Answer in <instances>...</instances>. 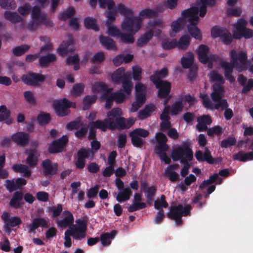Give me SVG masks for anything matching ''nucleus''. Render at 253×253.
<instances>
[{
  "label": "nucleus",
  "mask_w": 253,
  "mask_h": 253,
  "mask_svg": "<svg viewBox=\"0 0 253 253\" xmlns=\"http://www.w3.org/2000/svg\"><path fill=\"white\" fill-rule=\"evenodd\" d=\"M56 60V56L51 53H48L39 58V64L42 68H47L49 64L54 63Z\"/></svg>",
  "instance_id": "obj_27"
},
{
  "label": "nucleus",
  "mask_w": 253,
  "mask_h": 253,
  "mask_svg": "<svg viewBox=\"0 0 253 253\" xmlns=\"http://www.w3.org/2000/svg\"><path fill=\"white\" fill-rule=\"evenodd\" d=\"M84 85L83 83H78L74 84L72 89V94L75 96L80 95L84 91Z\"/></svg>",
  "instance_id": "obj_63"
},
{
  "label": "nucleus",
  "mask_w": 253,
  "mask_h": 253,
  "mask_svg": "<svg viewBox=\"0 0 253 253\" xmlns=\"http://www.w3.org/2000/svg\"><path fill=\"white\" fill-rule=\"evenodd\" d=\"M186 24L185 20L183 17H178L177 20L173 21L171 24V28L172 31L175 33H178L181 30Z\"/></svg>",
  "instance_id": "obj_38"
},
{
  "label": "nucleus",
  "mask_w": 253,
  "mask_h": 253,
  "mask_svg": "<svg viewBox=\"0 0 253 253\" xmlns=\"http://www.w3.org/2000/svg\"><path fill=\"white\" fill-rule=\"evenodd\" d=\"M28 154L26 163L30 167L34 168L38 164V158L36 155L37 151L35 148L31 149L26 151Z\"/></svg>",
  "instance_id": "obj_26"
},
{
  "label": "nucleus",
  "mask_w": 253,
  "mask_h": 253,
  "mask_svg": "<svg viewBox=\"0 0 253 253\" xmlns=\"http://www.w3.org/2000/svg\"><path fill=\"white\" fill-rule=\"evenodd\" d=\"M192 207L190 205L187 204L185 207L179 204L171 208L169 211L167 213L168 218L174 219L177 226H181L183 224L181 219L182 216H186L190 213Z\"/></svg>",
  "instance_id": "obj_5"
},
{
  "label": "nucleus",
  "mask_w": 253,
  "mask_h": 253,
  "mask_svg": "<svg viewBox=\"0 0 253 253\" xmlns=\"http://www.w3.org/2000/svg\"><path fill=\"white\" fill-rule=\"evenodd\" d=\"M45 79V75L32 72H29L22 77V80L25 84L33 86L39 85L40 83L43 82Z\"/></svg>",
  "instance_id": "obj_10"
},
{
  "label": "nucleus",
  "mask_w": 253,
  "mask_h": 253,
  "mask_svg": "<svg viewBox=\"0 0 253 253\" xmlns=\"http://www.w3.org/2000/svg\"><path fill=\"white\" fill-rule=\"evenodd\" d=\"M89 125H92L96 129H99L102 131L105 132L108 129L114 130L116 129V125L114 122H111L110 119L105 118L103 121L97 120L89 123Z\"/></svg>",
  "instance_id": "obj_12"
},
{
  "label": "nucleus",
  "mask_w": 253,
  "mask_h": 253,
  "mask_svg": "<svg viewBox=\"0 0 253 253\" xmlns=\"http://www.w3.org/2000/svg\"><path fill=\"white\" fill-rule=\"evenodd\" d=\"M169 148L164 149L162 148L158 150H155V152L158 155L161 161H164L166 164H169L171 162L170 159L167 156V151Z\"/></svg>",
  "instance_id": "obj_50"
},
{
  "label": "nucleus",
  "mask_w": 253,
  "mask_h": 253,
  "mask_svg": "<svg viewBox=\"0 0 253 253\" xmlns=\"http://www.w3.org/2000/svg\"><path fill=\"white\" fill-rule=\"evenodd\" d=\"M187 57H182L181 59V65L184 68H190L194 62V55L191 52H189L186 54Z\"/></svg>",
  "instance_id": "obj_40"
},
{
  "label": "nucleus",
  "mask_w": 253,
  "mask_h": 253,
  "mask_svg": "<svg viewBox=\"0 0 253 253\" xmlns=\"http://www.w3.org/2000/svg\"><path fill=\"white\" fill-rule=\"evenodd\" d=\"M122 83V86L126 94L129 95L133 87V84L130 81V77H129V79L125 80Z\"/></svg>",
  "instance_id": "obj_61"
},
{
  "label": "nucleus",
  "mask_w": 253,
  "mask_h": 253,
  "mask_svg": "<svg viewBox=\"0 0 253 253\" xmlns=\"http://www.w3.org/2000/svg\"><path fill=\"white\" fill-rule=\"evenodd\" d=\"M43 173L44 176H50L55 175L58 171L57 163L52 164L49 159H46L42 162Z\"/></svg>",
  "instance_id": "obj_16"
},
{
  "label": "nucleus",
  "mask_w": 253,
  "mask_h": 253,
  "mask_svg": "<svg viewBox=\"0 0 253 253\" xmlns=\"http://www.w3.org/2000/svg\"><path fill=\"white\" fill-rule=\"evenodd\" d=\"M97 99V95L95 94L86 95L83 100L84 110L89 109L91 105L94 104Z\"/></svg>",
  "instance_id": "obj_37"
},
{
  "label": "nucleus",
  "mask_w": 253,
  "mask_h": 253,
  "mask_svg": "<svg viewBox=\"0 0 253 253\" xmlns=\"http://www.w3.org/2000/svg\"><path fill=\"white\" fill-rule=\"evenodd\" d=\"M4 18L13 24L23 21V18L16 12L6 11L4 13Z\"/></svg>",
  "instance_id": "obj_32"
},
{
  "label": "nucleus",
  "mask_w": 253,
  "mask_h": 253,
  "mask_svg": "<svg viewBox=\"0 0 253 253\" xmlns=\"http://www.w3.org/2000/svg\"><path fill=\"white\" fill-rule=\"evenodd\" d=\"M84 25L86 29H91L96 32L99 30L96 19L91 17H87L84 19Z\"/></svg>",
  "instance_id": "obj_42"
},
{
  "label": "nucleus",
  "mask_w": 253,
  "mask_h": 253,
  "mask_svg": "<svg viewBox=\"0 0 253 253\" xmlns=\"http://www.w3.org/2000/svg\"><path fill=\"white\" fill-rule=\"evenodd\" d=\"M153 38V33L151 31H148L143 34L137 42V46L142 47L147 44V43Z\"/></svg>",
  "instance_id": "obj_36"
},
{
  "label": "nucleus",
  "mask_w": 253,
  "mask_h": 253,
  "mask_svg": "<svg viewBox=\"0 0 253 253\" xmlns=\"http://www.w3.org/2000/svg\"><path fill=\"white\" fill-rule=\"evenodd\" d=\"M70 235L76 240H82L85 238L86 235V231L74 229V228H70Z\"/></svg>",
  "instance_id": "obj_46"
},
{
  "label": "nucleus",
  "mask_w": 253,
  "mask_h": 253,
  "mask_svg": "<svg viewBox=\"0 0 253 253\" xmlns=\"http://www.w3.org/2000/svg\"><path fill=\"white\" fill-rule=\"evenodd\" d=\"M110 94L111 95V98H113L114 101H115L117 103H123L126 98V96L122 90L118 92H112Z\"/></svg>",
  "instance_id": "obj_57"
},
{
  "label": "nucleus",
  "mask_w": 253,
  "mask_h": 253,
  "mask_svg": "<svg viewBox=\"0 0 253 253\" xmlns=\"http://www.w3.org/2000/svg\"><path fill=\"white\" fill-rule=\"evenodd\" d=\"M193 158V152L188 143L185 142L182 146L176 147L172 150V159L174 161L180 160V163L184 164L180 171V174L182 177H185L188 174L189 166L188 161H191Z\"/></svg>",
  "instance_id": "obj_3"
},
{
  "label": "nucleus",
  "mask_w": 253,
  "mask_h": 253,
  "mask_svg": "<svg viewBox=\"0 0 253 253\" xmlns=\"http://www.w3.org/2000/svg\"><path fill=\"white\" fill-rule=\"evenodd\" d=\"M10 111L4 105L0 106V122L4 121L7 125L12 123L13 119L10 118Z\"/></svg>",
  "instance_id": "obj_30"
},
{
  "label": "nucleus",
  "mask_w": 253,
  "mask_h": 253,
  "mask_svg": "<svg viewBox=\"0 0 253 253\" xmlns=\"http://www.w3.org/2000/svg\"><path fill=\"white\" fill-rule=\"evenodd\" d=\"M233 159L234 160H240L241 162H246L253 160V151L249 152L243 154L242 151H239L233 155Z\"/></svg>",
  "instance_id": "obj_34"
},
{
  "label": "nucleus",
  "mask_w": 253,
  "mask_h": 253,
  "mask_svg": "<svg viewBox=\"0 0 253 253\" xmlns=\"http://www.w3.org/2000/svg\"><path fill=\"white\" fill-rule=\"evenodd\" d=\"M201 5L199 6H192L181 12V16L185 20V23L189 22V24L198 22L199 16L201 17L205 16L207 13V5L212 6L215 4V0H200Z\"/></svg>",
  "instance_id": "obj_4"
},
{
  "label": "nucleus",
  "mask_w": 253,
  "mask_h": 253,
  "mask_svg": "<svg viewBox=\"0 0 253 253\" xmlns=\"http://www.w3.org/2000/svg\"><path fill=\"white\" fill-rule=\"evenodd\" d=\"M155 137L158 143L155 147V150H160L162 148H163V149L169 148V146L167 144L168 138L165 134L161 132H157L156 133Z\"/></svg>",
  "instance_id": "obj_28"
},
{
  "label": "nucleus",
  "mask_w": 253,
  "mask_h": 253,
  "mask_svg": "<svg viewBox=\"0 0 253 253\" xmlns=\"http://www.w3.org/2000/svg\"><path fill=\"white\" fill-rule=\"evenodd\" d=\"M190 42V36L188 35H184L179 39L176 46L179 49L185 50L189 47Z\"/></svg>",
  "instance_id": "obj_39"
},
{
  "label": "nucleus",
  "mask_w": 253,
  "mask_h": 253,
  "mask_svg": "<svg viewBox=\"0 0 253 253\" xmlns=\"http://www.w3.org/2000/svg\"><path fill=\"white\" fill-rule=\"evenodd\" d=\"M177 41L176 39L171 41H164L162 43V46L164 49L169 50L177 47Z\"/></svg>",
  "instance_id": "obj_60"
},
{
  "label": "nucleus",
  "mask_w": 253,
  "mask_h": 253,
  "mask_svg": "<svg viewBox=\"0 0 253 253\" xmlns=\"http://www.w3.org/2000/svg\"><path fill=\"white\" fill-rule=\"evenodd\" d=\"M184 107L182 100L174 102L172 106L170 111L172 115H176L179 112H181Z\"/></svg>",
  "instance_id": "obj_48"
},
{
  "label": "nucleus",
  "mask_w": 253,
  "mask_h": 253,
  "mask_svg": "<svg viewBox=\"0 0 253 253\" xmlns=\"http://www.w3.org/2000/svg\"><path fill=\"white\" fill-rule=\"evenodd\" d=\"M129 77L130 74L128 73L125 74V70L122 67L118 69L111 76L112 82L117 84L122 83L125 80L129 79Z\"/></svg>",
  "instance_id": "obj_19"
},
{
  "label": "nucleus",
  "mask_w": 253,
  "mask_h": 253,
  "mask_svg": "<svg viewBox=\"0 0 253 253\" xmlns=\"http://www.w3.org/2000/svg\"><path fill=\"white\" fill-rule=\"evenodd\" d=\"M223 132V129L219 126H215L212 127L210 128L207 131V134L210 136H212L215 134L220 135Z\"/></svg>",
  "instance_id": "obj_62"
},
{
  "label": "nucleus",
  "mask_w": 253,
  "mask_h": 253,
  "mask_svg": "<svg viewBox=\"0 0 253 253\" xmlns=\"http://www.w3.org/2000/svg\"><path fill=\"white\" fill-rule=\"evenodd\" d=\"M117 234L116 230H113L111 232H106L100 235V240L103 246H109L111 243V240L113 239Z\"/></svg>",
  "instance_id": "obj_29"
},
{
  "label": "nucleus",
  "mask_w": 253,
  "mask_h": 253,
  "mask_svg": "<svg viewBox=\"0 0 253 253\" xmlns=\"http://www.w3.org/2000/svg\"><path fill=\"white\" fill-rule=\"evenodd\" d=\"M146 207V204L144 202H134L128 207V211L131 212L139 210L145 209Z\"/></svg>",
  "instance_id": "obj_58"
},
{
  "label": "nucleus",
  "mask_w": 253,
  "mask_h": 253,
  "mask_svg": "<svg viewBox=\"0 0 253 253\" xmlns=\"http://www.w3.org/2000/svg\"><path fill=\"white\" fill-rule=\"evenodd\" d=\"M1 218L4 223V228L6 232H10L11 227L19 226L22 223V220L18 216H14L10 217V213L7 211H4L1 215Z\"/></svg>",
  "instance_id": "obj_11"
},
{
  "label": "nucleus",
  "mask_w": 253,
  "mask_h": 253,
  "mask_svg": "<svg viewBox=\"0 0 253 253\" xmlns=\"http://www.w3.org/2000/svg\"><path fill=\"white\" fill-rule=\"evenodd\" d=\"M157 192V188L155 186L152 185L148 187L144 192L145 193V197L149 201H153L154 197L156 195Z\"/></svg>",
  "instance_id": "obj_52"
},
{
  "label": "nucleus",
  "mask_w": 253,
  "mask_h": 253,
  "mask_svg": "<svg viewBox=\"0 0 253 253\" xmlns=\"http://www.w3.org/2000/svg\"><path fill=\"white\" fill-rule=\"evenodd\" d=\"M11 140L18 145L26 146L30 140L29 135L24 132H17L11 135Z\"/></svg>",
  "instance_id": "obj_18"
},
{
  "label": "nucleus",
  "mask_w": 253,
  "mask_h": 253,
  "mask_svg": "<svg viewBox=\"0 0 253 253\" xmlns=\"http://www.w3.org/2000/svg\"><path fill=\"white\" fill-rule=\"evenodd\" d=\"M66 216L58 221V225L61 228H66L73 224L74 218L73 214L69 211H64L63 212Z\"/></svg>",
  "instance_id": "obj_23"
},
{
  "label": "nucleus",
  "mask_w": 253,
  "mask_h": 253,
  "mask_svg": "<svg viewBox=\"0 0 253 253\" xmlns=\"http://www.w3.org/2000/svg\"><path fill=\"white\" fill-rule=\"evenodd\" d=\"M198 22L189 24L187 25V29L190 35L196 40H201L202 39L200 30L197 27Z\"/></svg>",
  "instance_id": "obj_31"
},
{
  "label": "nucleus",
  "mask_w": 253,
  "mask_h": 253,
  "mask_svg": "<svg viewBox=\"0 0 253 253\" xmlns=\"http://www.w3.org/2000/svg\"><path fill=\"white\" fill-rule=\"evenodd\" d=\"M168 74V71L167 68H163L160 70H157L154 72V74L150 76V80L151 81L152 77H154V79H160V78H166Z\"/></svg>",
  "instance_id": "obj_56"
},
{
  "label": "nucleus",
  "mask_w": 253,
  "mask_h": 253,
  "mask_svg": "<svg viewBox=\"0 0 253 253\" xmlns=\"http://www.w3.org/2000/svg\"><path fill=\"white\" fill-rule=\"evenodd\" d=\"M152 78L151 82L155 85L156 88L158 89V97L160 98H166L170 92V83L167 81H163L161 79H154L153 76Z\"/></svg>",
  "instance_id": "obj_8"
},
{
  "label": "nucleus",
  "mask_w": 253,
  "mask_h": 253,
  "mask_svg": "<svg viewBox=\"0 0 253 253\" xmlns=\"http://www.w3.org/2000/svg\"><path fill=\"white\" fill-rule=\"evenodd\" d=\"M211 36L213 39L221 38L222 42L226 45L230 44L233 41L231 33L226 28L217 26H214L211 28Z\"/></svg>",
  "instance_id": "obj_9"
},
{
  "label": "nucleus",
  "mask_w": 253,
  "mask_h": 253,
  "mask_svg": "<svg viewBox=\"0 0 253 253\" xmlns=\"http://www.w3.org/2000/svg\"><path fill=\"white\" fill-rule=\"evenodd\" d=\"M122 115V111L120 108H114L107 113V119H110L111 122H114L116 118H119Z\"/></svg>",
  "instance_id": "obj_44"
},
{
  "label": "nucleus",
  "mask_w": 253,
  "mask_h": 253,
  "mask_svg": "<svg viewBox=\"0 0 253 253\" xmlns=\"http://www.w3.org/2000/svg\"><path fill=\"white\" fill-rule=\"evenodd\" d=\"M75 13L76 11L75 8L71 6L65 10L63 12L60 13L58 16V18L60 20L65 21L73 16Z\"/></svg>",
  "instance_id": "obj_45"
},
{
  "label": "nucleus",
  "mask_w": 253,
  "mask_h": 253,
  "mask_svg": "<svg viewBox=\"0 0 253 253\" xmlns=\"http://www.w3.org/2000/svg\"><path fill=\"white\" fill-rule=\"evenodd\" d=\"M23 192L21 191H16L9 202V206L15 209L21 208L24 204L23 202Z\"/></svg>",
  "instance_id": "obj_20"
},
{
  "label": "nucleus",
  "mask_w": 253,
  "mask_h": 253,
  "mask_svg": "<svg viewBox=\"0 0 253 253\" xmlns=\"http://www.w3.org/2000/svg\"><path fill=\"white\" fill-rule=\"evenodd\" d=\"M155 110V107L152 104L147 105L144 108L141 110L138 115V117L140 120H144L149 117L151 113Z\"/></svg>",
  "instance_id": "obj_33"
},
{
  "label": "nucleus",
  "mask_w": 253,
  "mask_h": 253,
  "mask_svg": "<svg viewBox=\"0 0 253 253\" xmlns=\"http://www.w3.org/2000/svg\"><path fill=\"white\" fill-rule=\"evenodd\" d=\"M52 107L55 110L56 114L61 117L68 115L70 113V108H75L76 104L71 102L66 98L54 100Z\"/></svg>",
  "instance_id": "obj_6"
},
{
  "label": "nucleus",
  "mask_w": 253,
  "mask_h": 253,
  "mask_svg": "<svg viewBox=\"0 0 253 253\" xmlns=\"http://www.w3.org/2000/svg\"><path fill=\"white\" fill-rule=\"evenodd\" d=\"M27 184V180L22 177L17 179H7L5 181L4 186L9 192H12L18 190H21L23 186Z\"/></svg>",
  "instance_id": "obj_13"
},
{
  "label": "nucleus",
  "mask_w": 253,
  "mask_h": 253,
  "mask_svg": "<svg viewBox=\"0 0 253 253\" xmlns=\"http://www.w3.org/2000/svg\"><path fill=\"white\" fill-rule=\"evenodd\" d=\"M157 12L156 11L149 8H145L141 10L139 13L138 16L137 17L140 19V21L142 22V21L144 18L155 17L157 16Z\"/></svg>",
  "instance_id": "obj_41"
},
{
  "label": "nucleus",
  "mask_w": 253,
  "mask_h": 253,
  "mask_svg": "<svg viewBox=\"0 0 253 253\" xmlns=\"http://www.w3.org/2000/svg\"><path fill=\"white\" fill-rule=\"evenodd\" d=\"M99 39L101 44L107 50H113L114 51H116L117 50L115 42L109 37H105L103 35H101Z\"/></svg>",
  "instance_id": "obj_25"
},
{
  "label": "nucleus",
  "mask_w": 253,
  "mask_h": 253,
  "mask_svg": "<svg viewBox=\"0 0 253 253\" xmlns=\"http://www.w3.org/2000/svg\"><path fill=\"white\" fill-rule=\"evenodd\" d=\"M253 37V30L247 28H245L242 32L234 33L233 38L235 39H240L244 37L245 39H250Z\"/></svg>",
  "instance_id": "obj_43"
},
{
  "label": "nucleus",
  "mask_w": 253,
  "mask_h": 253,
  "mask_svg": "<svg viewBox=\"0 0 253 253\" xmlns=\"http://www.w3.org/2000/svg\"><path fill=\"white\" fill-rule=\"evenodd\" d=\"M30 48V46L27 44H22L14 48L12 53L16 56H20L26 53Z\"/></svg>",
  "instance_id": "obj_47"
},
{
  "label": "nucleus",
  "mask_w": 253,
  "mask_h": 253,
  "mask_svg": "<svg viewBox=\"0 0 253 253\" xmlns=\"http://www.w3.org/2000/svg\"><path fill=\"white\" fill-rule=\"evenodd\" d=\"M230 63L223 61L221 63L220 66L224 71L225 78L232 83L235 81V79L232 75L234 68H235L239 72L246 70L248 57L246 52L243 51L236 52L234 50L230 51Z\"/></svg>",
  "instance_id": "obj_1"
},
{
  "label": "nucleus",
  "mask_w": 253,
  "mask_h": 253,
  "mask_svg": "<svg viewBox=\"0 0 253 253\" xmlns=\"http://www.w3.org/2000/svg\"><path fill=\"white\" fill-rule=\"evenodd\" d=\"M119 192L116 197L117 201L120 203L129 200L132 193L129 187L125 188Z\"/></svg>",
  "instance_id": "obj_35"
},
{
  "label": "nucleus",
  "mask_w": 253,
  "mask_h": 253,
  "mask_svg": "<svg viewBox=\"0 0 253 253\" xmlns=\"http://www.w3.org/2000/svg\"><path fill=\"white\" fill-rule=\"evenodd\" d=\"M51 120V117L48 113H42L38 115L37 121L40 125L48 124Z\"/></svg>",
  "instance_id": "obj_53"
},
{
  "label": "nucleus",
  "mask_w": 253,
  "mask_h": 253,
  "mask_svg": "<svg viewBox=\"0 0 253 253\" xmlns=\"http://www.w3.org/2000/svg\"><path fill=\"white\" fill-rule=\"evenodd\" d=\"M209 50V48L206 45L201 44L199 46L197 54L198 59L202 63L206 64L210 61V57L208 55Z\"/></svg>",
  "instance_id": "obj_21"
},
{
  "label": "nucleus",
  "mask_w": 253,
  "mask_h": 253,
  "mask_svg": "<svg viewBox=\"0 0 253 253\" xmlns=\"http://www.w3.org/2000/svg\"><path fill=\"white\" fill-rule=\"evenodd\" d=\"M40 226L47 228L48 225L46 220L43 218H35L33 219L32 224L27 226L29 233H35V230Z\"/></svg>",
  "instance_id": "obj_22"
},
{
  "label": "nucleus",
  "mask_w": 253,
  "mask_h": 253,
  "mask_svg": "<svg viewBox=\"0 0 253 253\" xmlns=\"http://www.w3.org/2000/svg\"><path fill=\"white\" fill-rule=\"evenodd\" d=\"M74 40L71 36H70L69 39L66 41H63L59 47L57 49V52L59 55L64 56L68 52H71L74 51L75 48L73 46Z\"/></svg>",
  "instance_id": "obj_17"
},
{
  "label": "nucleus",
  "mask_w": 253,
  "mask_h": 253,
  "mask_svg": "<svg viewBox=\"0 0 253 253\" xmlns=\"http://www.w3.org/2000/svg\"><path fill=\"white\" fill-rule=\"evenodd\" d=\"M169 206L168 202L166 200V197L164 195H162L160 199L157 200L154 202L155 209L160 210L162 208H167Z\"/></svg>",
  "instance_id": "obj_51"
},
{
  "label": "nucleus",
  "mask_w": 253,
  "mask_h": 253,
  "mask_svg": "<svg viewBox=\"0 0 253 253\" xmlns=\"http://www.w3.org/2000/svg\"><path fill=\"white\" fill-rule=\"evenodd\" d=\"M110 92V90H108L105 92L102 95V97L106 100L105 107L106 109H109L111 108L114 101L113 98H111V95L109 94Z\"/></svg>",
  "instance_id": "obj_59"
},
{
  "label": "nucleus",
  "mask_w": 253,
  "mask_h": 253,
  "mask_svg": "<svg viewBox=\"0 0 253 253\" xmlns=\"http://www.w3.org/2000/svg\"><path fill=\"white\" fill-rule=\"evenodd\" d=\"M83 126V123L81 122L80 117H79L76 120L68 123L66 126V128L68 130H72L78 129Z\"/></svg>",
  "instance_id": "obj_49"
},
{
  "label": "nucleus",
  "mask_w": 253,
  "mask_h": 253,
  "mask_svg": "<svg viewBox=\"0 0 253 253\" xmlns=\"http://www.w3.org/2000/svg\"><path fill=\"white\" fill-rule=\"evenodd\" d=\"M68 142V137L67 135H63L58 139L52 142L48 147V152L51 154H55L62 151L63 148Z\"/></svg>",
  "instance_id": "obj_14"
},
{
  "label": "nucleus",
  "mask_w": 253,
  "mask_h": 253,
  "mask_svg": "<svg viewBox=\"0 0 253 253\" xmlns=\"http://www.w3.org/2000/svg\"><path fill=\"white\" fill-rule=\"evenodd\" d=\"M0 6L4 9H14L16 4L14 0H0Z\"/></svg>",
  "instance_id": "obj_54"
},
{
  "label": "nucleus",
  "mask_w": 253,
  "mask_h": 253,
  "mask_svg": "<svg viewBox=\"0 0 253 253\" xmlns=\"http://www.w3.org/2000/svg\"><path fill=\"white\" fill-rule=\"evenodd\" d=\"M117 9L121 14L125 16L122 23V30L132 34L137 33L140 29L141 22L137 16L133 15V9L122 3L117 4Z\"/></svg>",
  "instance_id": "obj_2"
},
{
  "label": "nucleus",
  "mask_w": 253,
  "mask_h": 253,
  "mask_svg": "<svg viewBox=\"0 0 253 253\" xmlns=\"http://www.w3.org/2000/svg\"><path fill=\"white\" fill-rule=\"evenodd\" d=\"M236 139L234 137L228 136L226 139L222 140L220 142L222 148H226L235 145Z\"/></svg>",
  "instance_id": "obj_55"
},
{
  "label": "nucleus",
  "mask_w": 253,
  "mask_h": 253,
  "mask_svg": "<svg viewBox=\"0 0 253 253\" xmlns=\"http://www.w3.org/2000/svg\"><path fill=\"white\" fill-rule=\"evenodd\" d=\"M210 78L212 82H218L220 84L224 83V80L221 75L216 71H212L210 73Z\"/></svg>",
  "instance_id": "obj_64"
},
{
  "label": "nucleus",
  "mask_w": 253,
  "mask_h": 253,
  "mask_svg": "<svg viewBox=\"0 0 253 253\" xmlns=\"http://www.w3.org/2000/svg\"><path fill=\"white\" fill-rule=\"evenodd\" d=\"M149 135V131L142 128H137L129 133L132 144L138 148H141L145 143V141L140 137L146 138Z\"/></svg>",
  "instance_id": "obj_7"
},
{
  "label": "nucleus",
  "mask_w": 253,
  "mask_h": 253,
  "mask_svg": "<svg viewBox=\"0 0 253 253\" xmlns=\"http://www.w3.org/2000/svg\"><path fill=\"white\" fill-rule=\"evenodd\" d=\"M195 157L199 162H206L211 165L216 163V160L212 157L211 152L208 147L205 148L204 153L201 150H197Z\"/></svg>",
  "instance_id": "obj_15"
},
{
  "label": "nucleus",
  "mask_w": 253,
  "mask_h": 253,
  "mask_svg": "<svg viewBox=\"0 0 253 253\" xmlns=\"http://www.w3.org/2000/svg\"><path fill=\"white\" fill-rule=\"evenodd\" d=\"M224 90L223 86L218 84L213 85V91L211 93V98L213 102L220 100L224 95Z\"/></svg>",
  "instance_id": "obj_24"
}]
</instances>
